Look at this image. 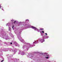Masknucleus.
<instances>
[{
	"label": "nucleus",
	"mask_w": 62,
	"mask_h": 62,
	"mask_svg": "<svg viewBox=\"0 0 62 62\" xmlns=\"http://www.w3.org/2000/svg\"><path fill=\"white\" fill-rule=\"evenodd\" d=\"M12 44V43H11L10 44Z\"/></svg>",
	"instance_id": "nucleus-8"
},
{
	"label": "nucleus",
	"mask_w": 62,
	"mask_h": 62,
	"mask_svg": "<svg viewBox=\"0 0 62 62\" xmlns=\"http://www.w3.org/2000/svg\"><path fill=\"white\" fill-rule=\"evenodd\" d=\"M32 29H34L35 30H36V29H37V28L34 27H32Z\"/></svg>",
	"instance_id": "nucleus-1"
},
{
	"label": "nucleus",
	"mask_w": 62,
	"mask_h": 62,
	"mask_svg": "<svg viewBox=\"0 0 62 62\" xmlns=\"http://www.w3.org/2000/svg\"><path fill=\"white\" fill-rule=\"evenodd\" d=\"M42 32L43 33H44V31H42Z\"/></svg>",
	"instance_id": "nucleus-4"
},
{
	"label": "nucleus",
	"mask_w": 62,
	"mask_h": 62,
	"mask_svg": "<svg viewBox=\"0 0 62 62\" xmlns=\"http://www.w3.org/2000/svg\"><path fill=\"white\" fill-rule=\"evenodd\" d=\"M45 35H47V33H45Z\"/></svg>",
	"instance_id": "nucleus-7"
},
{
	"label": "nucleus",
	"mask_w": 62,
	"mask_h": 62,
	"mask_svg": "<svg viewBox=\"0 0 62 62\" xmlns=\"http://www.w3.org/2000/svg\"><path fill=\"white\" fill-rule=\"evenodd\" d=\"M46 56L48 57H46V59H48L49 58V57H48V56H49V55H47Z\"/></svg>",
	"instance_id": "nucleus-2"
},
{
	"label": "nucleus",
	"mask_w": 62,
	"mask_h": 62,
	"mask_svg": "<svg viewBox=\"0 0 62 62\" xmlns=\"http://www.w3.org/2000/svg\"><path fill=\"white\" fill-rule=\"evenodd\" d=\"M13 27H14V26H13V27H12L13 29Z\"/></svg>",
	"instance_id": "nucleus-6"
},
{
	"label": "nucleus",
	"mask_w": 62,
	"mask_h": 62,
	"mask_svg": "<svg viewBox=\"0 0 62 62\" xmlns=\"http://www.w3.org/2000/svg\"><path fill=\"white\" fill-rule=\"evenodd\" d=\"M16 21H15L14 22V23H16Z\"/></svg>",
	"instance_id": "nucleus-5"
},
{
	"label": "nucleus",
	"mask_w": 62,
	"mask_h": 62,
	"mask_svg": "<svg viewBox=\"0 0 62 62\" xmlns=\"http://www.w3.org/2000/svg\"><path fill=\"white\" fill-rule=\"evenodd\" d=\"M40 30H44V29L43 28H42V29H40Z\"/></svg>",
	"instance_id": "nucleus-3"
},
{
	"label": "nucleus",
	"mask_w": 62,
	"mask_h": 62,
	"mask_svg": "<svg viewBox=\"0 0 62 62\" xmlns=\"http://www.w3.org/2000/svg\"><path fill=\"white\" fill-rule=\"evenodd\" d=\"M3 61H4V60H2V61H1V62H3Z\"/></svg>",
	"instance_id": "nucleus-9"
},
{
	"label": "nucleus",
	"mask_w": 62,
	"mask_h": 62,
	"mask_svg": "<svg viewBox=\"0 0 62 62\" xmlns=\"http://www.w3.org/2000/svg\"><path fill=\"white\" fill-rule=\"evenodd\" d=\"M44 40V41H45V40Z\"/></svg>",
	"instance_id": "nucleus-10"
}]
</instances>
